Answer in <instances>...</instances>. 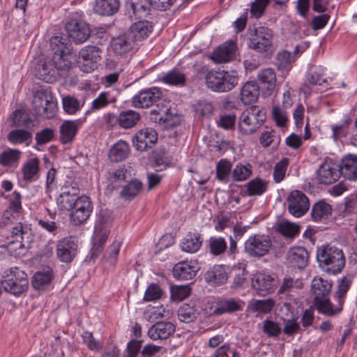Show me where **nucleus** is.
<instances>
[{
    "label": "nucleus",
    "instance_id": "8",
    "mask_svg": "<svg viewBox=\"0 0 357 357\" xmlns=\"http://www.w3.org/2000/svg\"><path fill=\"white\" fill-rule=\"evenodd\" d=\"M273 247L271 237L267 234L250 235L244 243V251L250 257L261 258L270 252Z\"/></svg>",
    "mask_w": 357,
    "mask_h": 357
},
{
    "label": "nucleus",
    "instance_id": "5",
    "mask_svg": "<svg viewBox=\"0 0 357 357\" xmlns=\"http://www.w3.org/2000/svg\"><path fill=\"white\" fill-rule=\"evenodd\" d=\"M266 119V112L264 109L252 106L239 116L238 130L243 135L254 134L261 127Z\"/></svg>",
    "mask_w": 357,
    "mask_h": 357
},
{
    "label": "nucleus",
    "instance_id": "37",
    "mask_svg": "<svg viewBox=\"0 0 357 357\" xmlns=\"http://www.w3.org/2000/svg\"><path fill=\"white\" fill-rule=\"evenodd\" d=\"M259 95V87L255 81L247 82L241 88V100L244 105L255 102Z\"/></svg>",
    "mask_w": 357,
    "mask_h": 357
},
{
    "label": "nucleus",
    "instance_id": "35",
    "mask_svg": "<svg viewBox=\"0 0 357 357\" xmlns=\"http://www.w3.org/2000/svg\"><path fill=\"white\" fill-rule=\"evenodd\" d=\"M203 243L202 235L198 231L188 232L181 242V248L188 253H195Z\"/></svg>",
    "mask_w": 357,
    "mask_h": 357
},
{
    "label": "nucleus",
    "instance_id": "15",
    "mask_svg": "<svg viewBox=\"0 0 357 357\" xmlns=\"http://www.w3.org/2000/svg\"><path fill=\"white\" fill-rule=\"evenodd\" d=\"M158 141V133L151 128H143L137 131L132 137L133 146L139 151L152 148Z\"/></svg>",
    "mask_w": 357,
    "mask_h": 357
},
{
    "label": "nucleus",
    "instance_id": "1",
    "mask_svg": "<svg viewBox=\"0 0 357 357\" xmlns=\"http://www.w3.org/2000/svg\"><path fill=\"white\" fill-rule=\"evenodd\" d=\"M317 259L321 270L329 275L341 273L346 264L342 250L330 244L318 248Z\"/></svg>",
    "mask_w": 357,
    "mask_h": 357
},
{
    "label": "nucleus",
    "instance_id": "40",
    "mask_svg": "<svg viewBox=\"0 0 357 357\" xmlns=\"http://www.w3.org/2000/svg\"><path fill=\"white\" fill-rule=\"evenodd\" d=\"M129 152L128 144L125 141L120 140L110 149L109 158L112 162H121L128 157Z\"/></svg>",
    "mask_w": 357,
    "mask_h": 357
},
{
    "label": "nucleus",
    "instance_id": "26",
    "mask_svg": "<svg viewBox=\"0 0 357 357\" xmlns=\"http://www.w3.org/2000/svg\"><path fill=\"white\" fill-rule=\"evenodd\" d=\"M236 49L234 41L226 42L212 52L211 59L217 63H227L234 57Z\"/></svg>",
    "mask_w": 357,
    "mask_h": 357
},
{
    "label": "nucleus",
    "instance_id": "12",
    "mask_svg": "<svg viewBox=\"0 0 357 357\" xmlns=\"http://www.w3.org/2000/svg\"><path fill=\"white\" fill-rule=\"evenodd\" d=\"M70 222L77 226L85 222L90 217L93 211V204L87 196H80L75 206L71 210Z\"/></svg>",
    "mask_w": 357,
    "mask_h": 357
},
{
    "label": "nucleus",
    "instance_id": "51",
    "mask_svg": "<svg viewBox=\"0 0 357 357\" xmlns=\"http://www.w3.org/2000/svg\"><path fill=\"white\" fill-rule=\"evenodd\" d=\"M232 164L230 160L226 158L220 159L215 167V177L216 178L223 183L229 181V176L231 174Z\"/></svg>",
    "mask_w": 357,
    "mask_h": 357
},
{
    "label": "nucleus",
    "instance_id": "32",
    "mask_svg": "<svg viewBox=\"0 0 357 357\" xmlns=\"http://www.w3.org/2000/svg\"><path fill=\"white\" fill-rule=\"evenodd\" d=\"M252 284L258 294L264 296L274 290V278L269 275L259 273L252 279Z\"/></svg>",
    "mask_w": 357,
    "mask_h": 357
},
{
    "label": "nucleus",
    "instance_id": "53",
    "mask_svg": "<svg viewBox=\"0 0 357 357\" xmlns=\"http://www.w3.org/2000/svg\"><path fill=\"white\" fill-rule=\"evenodd\" d=\"M298 281L294 280L290 276L286 275L278 290V295H284L286 297H293L300 287L297 285Z\"/></svg>",
    "mask_w": 357,
    "mask_h": 357
},
{
    "label": "nucleus",
    "instance_id": "29",
    "mask_svg": "<svg viewBox=\"0 0 357 357\" xmlns=\"http://www.w3.org/2000/svg\"><path fill=\"white\" fill-rule=\"evenodd\" d=\"M333 287L331 280L324 279L319 276H315L312 282L310 291L314 299L327 297L331 294Z\"/></svg>",
    "mask_w": 357,
    "mask_h": 357
},
{
    "label": "nucleus",
    "instance_id": "33",
    "mask_svg": "<svg viewBox=\"0 0 357 357\" xmlns=\"http://www.w3.org/2000/svg\"><path fill=\"white\" fill-rule=\"evenodd\" d=\"M170 109L160 110L153 109L150 112V120L165 128H169L177 125L175 119L176 116L169 112Z\"/></svg>",
    "mask_w": 357,
    "mask_h": 357
},
{
    "label": "nucleus",
    "instance_id": "56",
    "mask_svg": "<svg viewBox=\"0 0 357 357\" xmlns=\"http://www.w3.org/2000/svg\"><path fill=\"white\" fill-rule=\"evenodd\" d=\"M227 244L222 237H211L208 240V250L213 256H219L227 250Z\"/></svg>",
    "mask_w": 357,
    "mask_h": 357
},
{
    "label": "nucleus",
    "instance_id": "64",
    "mask_svg": "<svg viewBox=\"0 0 357 357\" xmlns=\"http://www.w3.org/2000/svg\"><path fill=\"white\" fill-rule=\"evenodd\" d=\"M190 294V289L188 286H175L171 289V298L173 301H181L188 298Z\"/></svg>",
    "mask_w": 357,
    "mask_h": 357
},
{
    "label": "nucleus",
    "instance_id": "18",
    "mask_svg": "<svg viewBox=\"0 0 357 357\" xmlns=\"http://www.w3.org/2000/svg\"><path fill=\"white\" fill-rule=\"evenodd\" d=\"M151 8H153V5L151 0H127L126 2V12L135 18L147 17Z\"/></svg>",
    "mask_w": 357,
    "mask_h": 357
},
{
    "label": "nucleus",
    "instance_id": "52",
    "mask_svg": "<svg viewBox=\"0 0 357 357\" xmlns=\"http://www.w3.org/2000/svg\"><path fill=\"white\" fill-rule=\"evenodd\" d=\"M268 188V183L260 178H255L250 181L246 185L247 195L250 197L261 196Z\"/></svg>",
    "mask_w": 357,
    "mask_h": 357
},
{
    "label": "nucleus",
    "instance_id": "43",
    "mask_svg": "<svg viewBox=\"0 0 357 357\" xmlns=\"http://www.w3.org/2000/svg\"><path fill=\"white\" fill-rule=\"evenodd\" d=\"M257 79L262 87L267 91H272L276 84V75L273 69L271 68H264L257 73Z\"/></svg>",
    "mask_w": 357,
    "mask_h": 357
},
{
    "label": "nucleus",
    "instance_id": "46",
    "mask_svg": "<svg viewBox=\"0 0 357 357\" xmlns=\"http://www.w3.org/2000/svg\"><path fill=\"white\" fill-rule=\"evenodd\" d=\"M160 80L168 85L183 86L186 82V77L183 73L176 68H174L165 73Z\"/></svg>",
    "mask_w": 357,
    "mask_h": 357
},
{
    "label": "nucleus",
    "instance_id": "25",
    "mask_svg": "<svg viewBox=\"0 0 357 357\" xmlns=\"http://www.w3.org/2000/svg\"><path fill=\"white\" fill-rule=\"evenodd\" d=\"M110 216L106 211H101L94 227L95 239L98 241L100 245L105 244L109 231V227L111 223Z\"/></svg>",
    "mask_w": 357,
    "mask_h": 357
},
{
    "label": "nucleus",
    "instance_id": "2",
    "mask_svg": "<svg viewBox=\"0 0 357 357\" xmlns=\"http://www.w3.org/2000/svg\"><path fill=\"white\" fill-rule=\"evenodd\" d=\"M50 47L52 52V65L58 70H69L72 65L68 59L72 50L69 38L66 36H54L50 40Z\"/></svg>",
    "mask_w": 357,
    "mask_h": 357
},
{
    "label": "nucleus",
    "instance_id": "54",
    "mask_svg": "<svg viewBox=\"0 0 357 357\" xmlns=\"http://www.w3.org/2000/svg\"><path fill=\"white\" fill-rule=\"evenodd\" d=\"M52 279L51 271H38L32 278V286L35 289L42 290L52 282Z\"/></svg>",
    "mask_w": 357,
    "mask_h": 357
},
{
    "label": "nucleus",
    "instance_id": "47",
    "mask_svg": "<svg viewBox=\"0 0 357 357\" xmlns=\"http://www.w3.org/2000/svg\"><path fill=\"white\" fill-rule=\"evenodd\" d=\"M252 173V166L246 162H239L236 165L231 172V176L234 181L241 182L247 180Z\"/></svg>",
    "mask_w": 357,
    "mask_h": 357
},
{
    "label": "nucleus",
    "instance_id": "11",
    "mask_svg": "<svg viewBox=\"0 0 357 357\" xmlns=\"http://www.w3.org/2000/svg\"><path fill=\"white\" fill-rule=\"evenodd\" d=\"M78 242L72 236H66L59 240L56 247L57 258L64 263H70L77 253Z\"/></svg>",
    "mask_w": 357,
    "mask_h": 357
},
{
    "label": "nucleus",
    "instance_id": "34",
    "mask_svg": "<svg viewBox=\"0 0 357 357\" xmlns=\"http://www.w3.org/2000/svg\"><path fill=\"white\" fill-rule=\"evenodd\" d=\"M313 304L319 313L328 317H333L339 314L343 309V306L337 305L333 307L330 298L324 297L323 298H317L313 300Z\"/></svg>",
    "mask_w": 357,
    "mask_h": 357
},
{
    "label": "nucleus",
    "instance_id": "50",
    "mask_svg": "<svg viewBox=\"0 0 357 357\" xmlns=\"http://www.w3.org/2000/svg\"><path fill=\"white\" fill-rule=\"evenodd\" d=\"M22 152L18 149H8L0 153V165L11 167L19 163Z\"/></svg>",
    "mask_w": 357,
    "mask_h": 357
},
{
    "label": "nucleus",
    "instance_id": "10",
    "mask_svg": "<svg viewBox=\"0 0 357 357\" xmlns=\"http://www.w3.org/2000/svg\"><path fill=\"white\" fill-rule=\"evenodd\" d=\"M66 29L70 38L76 44H82L91 36L89 24L77 18H71L66 25Z\"/></svg>",
    "mask_w": 357,
    "mask_h": 357
},
{
    "label": "nucleus",
    "instance_id": "60",
    "mask_svg": "<svg viewBox=\"0 0 357 357\" xmlns=\"http://www.w3.org/2000/svg\"><path fill=\"white\" fill-rule=\"evenodd\" d=\"M275 305V301L271 298L256 300L252 305L251 309L254 312L261 314L269 313Z\"/></svg>",
    "mask_w": 357,
    "mask_h": 357
},
{
    "label": "nucleus",
    "instance_id": "3",
    "mask_svg": "<svg viewBox=\"0 0 357 357\" xmlns=\"http://www.w3.org/2000/svg\"><path fill=\"white\" fill-rule=\"evenodd\" d=\"M5 234V242L8 245L16 244L18 249L28 250L32 247L34 235L31 225L21 222L11 223Z\"/></svg>",
    "mask_w": 357,
    "mask_h": 357
},
{
    "label": "nucleus",
    "instance_id": "62",
    "mask_svg": "<svg viewBox=\"0 0 357 357\" xmlns=\"http://www.w3.org/2000/svg\"><path fill=\"white\" fill-rule=\"evenodd\" d=\"M163 291L160 286L155 283H151L146 289L144 301L146 302L154 301L160 299L162 296Z\"/></svg>",
    "mask_w": 357,
    "mask_h": 357
},
{
    "label": "nucleus",
    "instance_id": "41",
    "mask_svg": "<svg viewBox=\"0 0 357 357\" xmlns=\"http://www.w3.org/2000/svg\"><path fill=\"white\" fill-rule=\"evenodd\" d=\"M140 114L136 111L128 109L119 113V126L121 128L128 129L135 126L140 121Z\"/></svg>",
    "mask_w": 357,
    "mask_h": 357
},
{
    "label": "nucleus",
    "instance_id": "59",
    "mask_svg": "<svg viewBox=\"0 0 357 357\" xmlns=\"http://www.w3.org/2000/svg\"><path fill=\"white\" fill-rule=\"evenodd\" d=\"M236 116L234 112L223 113L217 121L218 127L226 130H234L236 126Z\"/></svg>",
    "mask_w": 357,
    "mask_h": 357
},
{
    "label": "nucleus",
    "instance_id": "31",
    "mask_svg": "<svg viewBox=\"0 0 357 357\" xmlns=\"http://www.w3.org/2000/svg\"><path fill=\"white\" fill-rule=\"evenodd\" d=\"M22 179L26 183L37 181L40 176V160L38 158L28 159L21 168Z\"/></svg>",
    "mask_w": 357,
    "mask_h": 357
},
{
    "label": "nucleus",
    "instance_id": "9",
    "mask_svg": "<svg viewBox=\"0 0 357 357\" xmlns=\"http://www.w3.org/2000/svg\"><path fill=\"white\" fill-rule=\"evenodd\" d=\"M272 31L265 26L255 28L248 43L250 49L257 52H268L272 46Z\"/></svg>",
    "mask_w": 357,
    "mask_h": 357
},
{
    "label": "nucleus",
    "instance_id": "21",
    "mask_svg": "<svg viewBox=\"0 0 357 357\" xmlns=\"http://www.w3.org/2000/svg\"><path fill=\"white\" fill-rule=\"evenodd\" d=\"M79 189L73 187H64L62 192L56 199V204L61 211H71L77 201L79 199L77 196Z\"/></svg>",
    "mask_w": 357,
    "mask_h": 357
},
{
    "label": "nucleus",
    "instance_id": "30",
    "mask_svg": "<svg viewBox=\"0 0 357 357\" xmlns=\"http://www.w3.org/2000/svg\"><path fill=\"white\" fill-rule=\"evenodd\" d=\"M152 30V23L148 20H143L135 22L126 31L137 45L138 42L146 38Z\"/></svg>",
    "mask_w": 357,
    "mask_h": 357
},
{
    "label": "nucleus",
    "instance_id": "55",
    "mask_svg": "<svg viewBox=\"0 0 357 357\" xmlns=\"http://www.w3.org/2000/svg\"><path fill=\"white\" fill-rule=\"evenodd\" d=\"M300 229V225L288 221H283L280 222L278 225L277 228L278 233L288 238H294L298 235Z\"/></svg>",
    "mask_w": 357,
    "mask_h": 357
},
{
    "label": "nucleus",
    "instance_id": "63",
    "mask_svg": "<svg viewBox=\"0 0 357 357\" xmlns=\"http://www.w3.org/2000/svg\"><path fill=\"white\" fill-rule=\"evenodd\" d=\"M263 332L268 337H278L282 333L280 324L270 319L263 322Z\"/></svg>",
    "mask_w": 357,
    "mask_h": 357
},
{
    "label": "nucleus",
    "instance_id": "39",
    "mask_svg": "<svg viewBox=\"0 0 357 357\" xmlns=\"http://www.w3.org/2000/svg\"><path fill=\"white\" fill-rule=\"evenodd\" d=\"M119 0H96L94 11L100 15L109 16L119 10Z\"/></svg>",
    "mask_w": 357,
    "mask_h": 357
},
{
    "label": "nucleus",
    "instance_id": "38",
    "mask_svg": "<svg viewBox=\"0 0 357 357\" xmlns=\"http://www.w3.org/2000/svg\"><path fill=\"white\" fill-rule=\"evenodd\" d=\"M13 126L17 128L28 130L32 132L34 121L22 109H16L12 116Z\"/></svg>",
    "mask_w": 357,
    "mask_h": 357
},
{
    "label": "nucleus",
    "instance_id": "57",
    "mask_svg": "<svg viewBox=\"0 0 357 357\" xmlns=\"http://www.w3.org/2000/svg\"><path fill=\"white\" fill-rule=\"evenodd\" d=\"M197 311L189 304H183L178 310V319L184 323H190L196 319L197 317Z\"/></svg>",
    "mask_w": 357,
    "mask_h": 357
},
{
    "label": "nucleus",
    "instance_id": "61",
    "mask_svg": "<svg viewBox=\"0 0 357 357\" xmlns=\"http://www.w3.org/2000/svg\"><path fill=\"white\" fill-rule=\"evenodd\" d=\"M289 163V159L283 158L275 164L273 169V179L275 182L280 183L284 179Z\"/></svg>",
    "mask_w": 357,
    "mask_h": 357
},
{
    "label": "nucleus",
    "instance_id": "13",
    "mask_svg": "<svg viewBox=\"0 0 357 357\" xmlns=\"http://www.w3.org/2000/svg\"><path fill=\"white\" fill-rule=\"evenodd\" d=\"M162 91L158 87H151L140 91L132 98V105L136 108H148L155 104L162 96Z\"/></svg>",
    "mask_w": 357,
    "mask_h": 357
},
{
    "label": "nucleus",
    "instance_id": "14",
    "mask_svg": "<svg viewBox=\"0 0 357 357\" xmlns=\"http://www.w3.org/2000/svg\"><path fill=\"white\" fill-rule=\"evenodd\" d=\"M310 208L307 197L300 190L292 191L288 197L289 212L296 218H300L307 213Z\"/></svg>",
    "mask_w": 357,
    "mask_h": 357
},
{
    "label": "nucleus",
    "instance_id": "42",
    "mask_svg": "<svg viewBox=\"0 0 357 357\" xmlns=\"http://www.w3.org/2000/svg\"><path fill=\"white\" fill-rule=\"evenodd\" d=\"M331 212L332 208L330 204L324 201H319L312 206L310 214L314 221L319 222L328 218Z\"/></svg>",
    "mask_w": 357,
    "mask_h": 357
},
{
    "label": "nucleus",
    "instance_id": "24",
    "mask_svg": "<svg viewBox=\"0 0 357 357\" xmlns=\"http://www.w3.org/2000/svg\"><path fill=\"white\" fill-rule=\"evenodd\" d=\"M309 253L301 246L293 247L287 254V261L289 265L299 269H303L307 265Z\"/></svg>",
    "mask_w": 357,
    "mask_h": 357
},
{
    "label": "nucleus",
    "instance_id": "27",
    "mask_svg": "<svg viewBox=\"0 0 357 357\" xmlns=\"http://www.w3.org/2000/svg\"><path fill=\"white\" fill-rule=\"evenodd\" d=\"M339 173L349 181L357 180V155L348 154L339 165Z\"/></svg>",
    "mask_w": 357,
    "mask_h": 357
},
{
    "label": "nucleus",
    "instance_id": "6",
    "mask_svg": "<svg viewBox=\"0 0 357 357\" xmlns=\"http://www.w3.org/2000/svg\"><path fill=\"white\" fill-rule=\"evenodd\" d=\"M32 109L36 115L45 118H53L57 111L56 99L47 89H40L33 96Z\"/></svg>",
    "mask_w": 357,
    "mask_h": 357
},
{
    "label": "nucleus",
    "instance_id": "48",
    "mask_svg": "<svg viewBox=\"0 0 357 357\" xmlns=\"http://www.w3.org/2000/svg\"><path fill=\"white\" fill-rule=\"evenodd\" d=\"M115 101L116 98L112 96L109 92H101L98 96L93 100L90 109L85 112L84 116L86 118V116L91 114V112L104 108L110 103L115 102Z\"/></svg>",
    "mask_w": 357,
    "mask_h": 357
},
{
    "label": "nucleus",
    "instance_id": "44",
    "mask_svg": "<svg viewBox=\"0 0 357 357\" xmlns=\"http://www.w3.org/2000/svg\"><path fill=\"white\" fill-rule=\"evenodd\" d=\"M7 139L13 145L23 143L29 144L32 139V132L28 130L20 128L14 129L8 134Z\"/></svg>",
    "mask_w": 357,
    "mask_h": 357
},
{
    "label": "nucleus",
    "instance_id": "23",
    "mask_svg": "<svg viewBox=\"0 0 357 357\" xmlns=\"http://www.w3.org/2000/svg\"><path fill=\"white\" fill-rule=\"evenodd\" d=\"M86 117L79 119L75 121H65L60 126V141L62 144H68L72 142L79 130V128L85 122Z\"/></svg>",
    "mask_w": 357,
    "mask_h": 357
},
{
    "label": "nucleus",
    "instance_id": "49",
    "mask_svg": "<svg viewBox=\"0 0 357 357\" xmlns=\"http://www.w3.org/2000/svg\"><path fill=\"white\" fill-rule=\"evenodd\" d=\"M142 183L140 181L133 179L123 188L120 196L125 200L130 201L142 191Z\"/></svg>",
    "mask_w": 357,
    "mask_h": 357
},
{
    "label": "nucleus",
    "instance_id": "20",
    "mask_svg": "<svg viewBox=\"0 0 357 357\" xmlns=\"http://www.w3.org/2000/svg\"><path fill=\"white\" fill-rule=\"evenodd\" d=\"M199 267L195 261H180L174 265L172 270L174 277L180 280L193 279Z\"/></svg>",
    "mask_w": 357,
    "mask_h": 357
},
{
    "label": "nucleus",
    "instance_id": "36",
    "mask_svg": "<svg viewBox=\"0 0 357 357\" xmlns=\"http://www.w3.org/2000/svg\"><path fill=\"white\" fill-rule=\"evenodd\" d=\"M339 171L329 162L323 163L317 171V180L320 183L329 185L339 177Z\"/></svg>",
    "mask_w": 357,
    "mask_h": 357
},
{
    "label": "nucleus",
    "instance_id": "7",
    "mask_svg": "<svg viewBox=\"0 0 357 357\" xmlns=\"http://www.w3.org/2000/svg\"><path fill=\"white\" fill-rule=\"evenodd\" d=\"M4 290L13 295H20L27 291L29 281L26 273L17 267H11L7 271L1 281Z\"/></svg>",
    "mask_w": 357,
    "mask_h": 357
},
{
    "label": "nucleus",
    "instance_id": "22",
    "mask_svg": "<svg viewBox=\"0 0 357 357\" xmlns=\"http://www.w3.org/2000/svg\"><path fill=\"white\" fill-rule=\"evenodd\" d=\"M111 45L114 53L119 56L127 54L137 45L127 31L113 38Z\"/></svg>",
    "mask_w": 357,
    "mask_h": 357
},
{
    "label": "nucleus",
    "instance_id": "45",
    "mask_svg": "<svg viewBox=\"0 0 357 357\" xmlns=\"http://www.w3.org/2000/svg\"><path fill=\"white\" fill-rule=\"evenodd\" d=\"M353 277L346 275L338 280L337 289L334 293V298L336 299L339 305H344L345 298L348 290L349 289Z\"/></svg>",
    "mask_w": 357,
    "mask_h": 357
},
{
    "label": "nucleus",
    "instance_id": "58",
    "mask_svg": "<svg viewBox=\"0 0 357 357\" xmlns=\"http://www.w3.org/2000/svg\"><path fill=\"white\" fill-rule=\"evenodd\" d=\"M62 105L64 112L70 115L75 114L84 105V102L80 104L79 101L74 96H67L62 99Z\"/></svg>",
    "mask_w": 357,
    "mask_h": 357
},
{
    "label": "nucleus",
    "instance_id": "19",
    "mask_svg": "<svg viewBox=\"0 0 357 357\" xmlns=\"http://www.w3.org/2000/svg\"><path fill=\"white\" fill-rule=\"evenodd\" d=\"M245 303L239 298H225L216 303V307L213 311V315L220 316L224 314H231L242 311Z\"/></svg>",
    "mask_w": 357,
    "mask_h": 357
},
{
    "label": "nucleus",
    "instance_id": "17",
    "mask_svg": "<svg viewBox=\"0 0 357 357\" xmlns=\"http://www.w3.org/2000/svg\"><path fill=\"white\" fill-rule=\"evenodd\" d=\"M176 326L169 321H158L148 331V336L154 341L167 340L174 334Z\"/></svg>",
    "mask_w": 357,
    "mask_h": 357
},
{
    "label": "nucleus",
    "instance_id": "16",
    "mask_svg": "<svg viewBox=\"0 0 357 357\" xmlns=\"http://www.w3.org/2000/svg\"><path fill=\"white\" fill-rule=\"evenodd\" d=\"M101 50L95 45H87L83 47L79 53V59L84 61L82 70L89 73L97 67L98 63L101 60Z\"/></svg>",
    "mask_w": 357,
    "mask_h": 357
},
{
    "label": "nucleus",
    "instance_id": "4",
    "mask_svg": "<svg viewBox=\"0 0 357 357\" xmlns=\"http://www.w3.org/2000/svg\"><path fill=\"white\" fill-rule=\"evenodd\" d=\"M208 89L215 92H227L238 84L236 71L214 70L208 71L205 76Z\"/></svg>",
    "mask_w": 357,
    "mask_h": 357
},
{
    "label": "nucleus",
    "instance_id": "28",
    "mask_svg": "<svg viewBox=\"0 0 357 357\" xmlns=\"http://www.w3.org/2000/svg\"><path fill=\"white\" fill-rule=\"evenodd\" d=\"M205 281L213 287L225 284L228 279L226 267L224 265H214L204 273Z\"/></svg>",
    "mask_w": 357,
    "mask_h": 357
}]
</instances>
